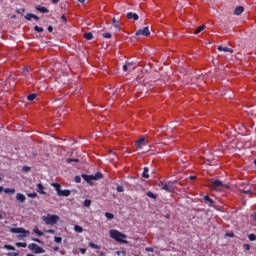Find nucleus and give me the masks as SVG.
<instances>
[{
	"mask_svg": "<svg viewBox=\"0 0 256 256\" xmlns=\"http://www.w3.org/2000/svg\"><path fill=\"white\" fill-rule=\"evenodd\" d=\"M83 205H84V207H91V200H89V199L84 200Z\"/></svg>",
	"mask_w": 256,
	"mask_h": 256,
	"instance_id": "37",
	"label": "nucleus"
},
{
	"mask_svg": "<svg viewBox=\"0 0 256 256\" xmlns=\"http://www.w3.org/2000/svg\"><path fill=\"white\" fill-rule=\"evenodd\" d=\"M245 11V8L243 6H238L234 10V15H241Z\"/></svg>",
	"mask_w": 256,
	"mask_h": 256,
	"instance_id": "15",
	"label": "nucleus"
},
{
	"mask_svg": "<svg viewBox=\"0 0 256 256\" xmlns=\"http://www.w3.org/2000/svg\"><path fill=\"white\" fill-rule=\"evenodd\" d=\"M79 251L82 255H85L87 253V249L85 248H80Z\"/></svg>",
	"mask_w": 256,
	"mask_h": 256,
	"instance_id": "50",
	"label": "nucleus"
},
{
	"mask_svg": "<svg viewBox=\"0 0 256 256\" xmlns=\"http://www.w3.org/2000/svg\"><path fill=\"white\" fill-rule=\"evenodd\" d=\"M37 189V193H40V195H47V192H45V186L43 185V183H38L36 185Z\"/></svg>",
	"mask_w": 256,
	"mask_h": 256,
	"instance_id": "7",
	"label": "nucleus"
},
{
	"mask_svg": "<svg viewBox=\"0 0 256 256\" xmlns=\"http://www.w3.org/2000/svg\"><path fill=\"white\" fill-rule=\"evenodd\" d=\"M54 251H55V252L59 251V246H56V247L54 248Z\"/></svg>",
	"mask_w": 256,
	"mask_h": 256,
	"instance_id": "60",
	"label": "nucleus"
},
{
	"mask_svg": "<svg viewBox=\"0 0 256 256\" xmlns=\"http://www.w3.org/2000/svg\"><path fill=\"white\" fill-rule=\"evenodd\" d=\"M11 233H26L29 234V231L23 229V228H11Z\"/></svg>",
	"mask_w": 256,
	"mask_h": 256,
	"instance_id": "13",
	"label": "nucleus"
},
{
	"mask_svg": "<svg viewBox=\"0 0 256 256\" xmlns=\"http://www.w3.org/2000/svg\"><path fill=\"white\" fill-rule=\"evenodd\" d=\"M32 241H35V243H41V240L38 238H32Z\"/></svg>",
	"mask_w": 256,
	"mask_h": 256,
	"instance_id": "55",
	"label": "nucleus"
},
{
	"mask_svg": "<svg viewBox=\"0 0 256 256\" xmlns=\"http://www.w3.org/2000/svg\"><path fill=\"white\" fill-rule=\"evenodd\" d=\"M102 37H104V39H111V33L105 32L102 34Z\"/></svg>",
	"mask_w": 256,
	"mask_h": 256,
	"instance_id": "39",
	"label": "nucleus"
},
{
	"mask_svg": "<svg viewBox=\"0 0 256 256\" xmlns=\"http://www.w3.org/2000/svg\"><path fill=\"white\" fill-rule=\"evenodd\" d=\"M247 195H249V193H251V190H248L245 192Z\"/></svg>",
	"mask_w": 256,
	"mask_h": 256,
	"instance_id": "63",
	"label": "nucleus"
},
{
	"mask_svg": "<svg viewBox=\"0 0 256 256\" xmlns=\"http://www.w3.org/2000/svg\"><path fill=\"white\" fill-rule=\"evenodd\" d=\"M89 247H91L92 249H101V247L93 242L89 243Z\"/></svg>",
	"mask_w": 256,
	"mask_h": 256,
	"instance_id": "34",
	"label": "nucleus"
},
{
	"mask_svg": "<svg viewBox=\"0 0 256 256\" xmlns=\"http://www.w3.org/2000/svg\"><path fill=\"white\" fill-rule=\"evenodd\" d=\"M147 143H145V136H142L140 139L137 140L136 142V147L137 149H143Z\"/></svg>",
	"mask_w": 256,
	"mask_h": 256,
	"instance_id": "6",
	"label": "nucleus"
},
{
	"mask_svg": "<svg viewBox=\"0 0 256 256\" xmlns=\"http://www.w3.org/2000/svg\"><path fill=\"white\" fill-rule=\"evenodd\" d=\"M135 35H136L137 37H139V36H141V35H142L143 37H149V36L151 35V31H149V27L146 26V27H144L143 29L137 30L136 33H135Z\"/></svg>",
	"mask_w": 256,
	"mask_h": 256,
	"instance_id": "5",
	"label": "nucleus"
},
{
	"mask_svg": "<svg viewBox=\"0 0 256 256\" xmlns=\"http://www.w3.org/2000/svg\"><path fill=\"white\" fill-rule=\"evenodd\" d=\"M27 99H28L29 101H35V99H37V94H35V93L29 94V95L27 96Z\"/></svg>",
	"mask_w": 256,
	"mask_h": 256,
	"instance_id": "28",
	"label": "nucleus"
},
{
	"mask_svg": "<svg viewBox=\"0 0 256 256\" xmlns=\"http://www.w3.org/2000/svg\"><path fill=\"white\" fill-rule=\"evenodd\" d=\"M158 186L160 187V189H161L162 191H167V192L169 193V187L167 186V183L165 184V183H163V182H160V183L158 184Z\"/></svg>",
	"mask_w": 256,
	"mask_h": 256,
	"instance_id": "20",
	"label": "nucleus"
},
{
	"mask_svg": "<svg viewBox=\"0 0 256 256\" xmlns=\"http://www.w3.org/2000/svg\"><path fill=\"white\" fill-rule=\"evenodd\" d=\"M127 19L133 20V21H139V15L137 13L128 12L126 15Z\"/></svg>",
	"mask_w": 256,
	"mask_h": 256,
	"instance_id": "8",
	"label": "nucleus"
},
{
	"mask_svg": "<svg viewBox=\"0 0 256 256\" xmlns=\"http://www.w3.org/2000/svg\"><path fill=\"white\" fill-rule=\"evenodd\" d=\"M175 183H177V181H169L168 183H166V185L168 186V193H174L175 192V187H173V185H175Z\"/></svg>",
	"mask_w": 256,
	"mask_h": 256,
	"instance_id": "11",
	"label": "nucleus"
},
{
	"mask_svg": "<svg viewBox=\"0 0 256 256\" xmlns=\"http://www.w3.org/2000/svg\"><path fill=\"white\" fill-rule=\"evenodd\" d=\"M42 221H44L46 225H56L57 221H59V216L55 214H48L47 216L42 217Z\"/></svg>",
	"mask_w": 256,
	"mask_h": 256,
	"instance_id": "2",
	"label": "nucleus"
},
{
	"mask_svg": "<svg viewBox=\"0 0 256 256\" xmlns=\"http://www.w3.org/2000/svg\"><path fill=\"white\" fill-rule=\"evenodd\" d=\"M49 33H53V26H48Z\"/></svg>",
	"mask_w": 256,
	"mask_h": 256,
	"instance_id": "56",
	"label": "nucleus"
},
{
	"mask_svg": "<svg viewBox=\"0 0 256 256\" xmlns=\"http://www.w3.org/2000/svg\"><path fill=\"white\" fill-rule=\"evenodd\" d=\"M110 155H112L111 161H115V159L117 158V155L113 153V151H110Z\"/></svg>",
	"mask_w": 256,
	"mask_h": 256,
	"instance_id": "47",
	"label": "nucleus"
},
{
	"mask_svg": "<svg viewBox=\"0 0 256 256\" xmlns=\"http://www.w3.org/2000/svg\"><path fill=\"white\" fill-rule=\"evenodd\" d=\"M205 29V25H202L200 27H198L195 31H194V35H199V33H201V31H204Z\"/></svg>",
	"mask_w": 256,
	"mask_h": 256,
	"instance_id": "27",
	"label": "nucleus"
},
{
	"mask_svg": "<svg viewBox=\"0 0 256 256\" xmlns=\"http://www.w3.org/2000/svg\"><path fill=\"white\" fill-rule=\"evenodd\" d=\"M211 189H219V187H224V189H229V185L223 184L221 180H214L212 184H210Z\"/></svg>",
	"mask_w": 256,
	"mask_h": 256,
	"instance_id": "4",
	"label": "nucleus"
},
{
	"mask_svg": "<svg viewBox=\"0 0 256 256\" xmlns=\"http://www.w3.org/2000/svg\"><path fill=\"white\" fill-rule=\"evenodd\" d=\"M4 249H7L8 251H15L14 246L9 244L4 245Z\"/></svg>",
	"mask_w": 256,
	"mask_h": 256,
	"instance_id": "33",
	"label": "nucleus"
},
{
	"mask_svg": "<svg viewBox=\"0 0 256 256\" xmlns=\"http://www.w3.org/2000/svg\"><path fill=\"white\" fill-rule=\"evenodd\" d=\"M74 231L76 233H83V227L79 226V225H75L74 226Z\"/></svg>",
	"mask_w": 256,
	"mask_h": 256,
	"instance_id": "29",
	"label": "nucleus"
},
{
	"mask_svg": "<svg viewBox=\"0 0 256 256\" xmlns=\"http://www.w3.org/2000/svg\"><path fill=\"white\" fill-rule=\"evenodd\" d=\"M74 181H75V183H80L81 182V176H75Z\"/></svg>",
	"mask_w": 256,
	"mask_h": 256,
	"instance_id": "48",
	"label": "nucleus"
},
{
	"mask_svg": "<svg viewBox=\"0 0 256 256\" xmlns=\"http://www.w3.org/2000/svg\"><path fill=\"white\" fill-rule=\"evenodd\" d=\"M79 3H85V0H78Z\"/></svg>",
	"mask_w": 256,
	"mask_h": 256,
	"instance_id": "62",
	"label": "nucleus"
},
{
	"mask_svg": "<svg viewBox=\"0 0 256 256\" xmlns=\"http://www.w3.org/2000/svg\"><path fill=\"white\" fill-rule=\"evenodd\" d=\"M251 218L253 219V221L256 222V213L252 214V215H251Z\"/></svg>",
	"mask_w": 256,
	"mask_h": 256,
	"instance_id": "57",
	"label": "nucleus"
},
{
	"mask_svg": "<svg viewBox=\"0 0 256 256\" xmlns=\"http://www.w3.org/2000/svg\"><path fill=\"white\" fill-rule=\"evenodd\" d=\"M36 11H39V13H49V9L41 5L36 6Z\"/></svg>",
	"mask_w": 256,
	"mask_h": 256,
	"instance_id": "17",
	"label": "nucleus"
},
{
	"mask_svg": "<svg viewBox=\"0 0 256 256\" xmlns=\"http://www.w3.org/2000/svg\"><path fill=\"white\" fill-rule=\"evenodd\" d=\"M44 233H50V235H55V230H53V229L44 230Z\"/></svg>",
	"mask_w": 256,
	"mask_h": 256,
	"instance_id": "46",
	"label": "nucleus"
},
{
	"mask_svg": "<svg viewBox=\"0 0 256 256\" xmlns=\"http://www.w3.org/2000/svg\"><path fill=\"white\" fill-rule=\"evenodd\" d=\"M3 191H4L3 186H0V193H3Z\"/></svg>",
	"mask_w": 256,
	"mask_h": 256,
	"instance_id": "61",
	"label": "nucleus"
},
{
	"mask_svg": "<svg viewBox=\"0 0 256 256\" xmlns=\"http://www.w3.org/2000/svg\"><path fill=\"white\" fill-rule=\"evenodd\" d=\"M32 19H35L36 21H39V16L35 15V14H32Z\"/></svg>",
	"mask_w": 256,
	"mask_h": 256,
	"instance_id": "54",
	"label": "nucleus"
},
{
	"mask_svg": "<svg viewBox=\"0 0 256 256\" xmlns=\"http://www.w3.org/2000/svg\"><path fill=\"white\" fill-rule=\"evenodd\" d=\"M146 195L147 197H150V199H157V196L151 191H148Z\"/></svg>",
	"mask_w": 256,
	"mask_h": 256,
	"instance_id": "31",
	"label": "nucleus"
},
{
	"mask_svg": "<svg viewBox=\"0 0 256 256\" xmlns=\"http://www.w3.org/2000/svg\"><path fill=\"white\" fill-rule=\"evenodd\" d=\"M228 237H233V233L228 234Z\"/></svg>",
	"mask_w": 256,
	"mask_h": 256,
	"instance_id": "64",
	"label": "nucleus"
},
{
	"mask_svg": "<svg viewBox=\"0 0 256 256\" xmlns=\"http://www.w3.org/2000/svg\"><path fill=\"white\" fill-rule=\"evenodd\" d=\"M105 217L107 219H115V215H113V213H111V212H106Z\"/></svg>",
	"mask_w": 256,
	"mask_h": 256,
	"instance_id": "32",
	"label": "nucleus"
},
{
	"mask_svg": "<svg viewBox=\"0 0 256 256\" xmlns=\"http://www.w3.org/2000/svg\"><path fill=\"white\" fill-rule=\"evenodd\" d=\"M54 241H55V243H61V241H63V238L56 236V237H54Z\"/></svg>",
	"mask_w": 256,
	"mask_h": 256,
	"instance_id": "43",
	"label": "nucleus"
},
{
	"mask_svg": "<svg viewBox=\"0 0 256 256\" xmlns=\"http://www.w3.org/2000/svg\"><path fill=\"white\" fill-rule=\"evenodd\" d=\"M248 239H249V241H256V235L255 234H249Z\"/></svg>",
	"mask_w": 256,
	"mask_h": 256,
	"instance_id": "40",
	"label": "nucleus"
},
{
	"mask_svg": "<svg viewBox=\"0 0 256 256\" xmlns=\"http://www.w3.org/2000/svg\"><path fill=\"white\" fill-rule=\"evenodd\" d=\"M94 181H99V179H103V173L97 172L93 175Z\"/></svg>",
	"mask_w": 256,
	"mask_h": 256,
	"instance_id": "23",
	"label": "nucleus"
},
{
	"mask_svg": "<svg viewBox=\"0 0 256 256\" xmlns=\"http://www.w3.org/2000/svg\"><path fill=\"white\" fill-rule=\"evenodd\" d=\"M112 23H113L115 29H117V31H121V25H119V21H117L116 18L112 19Z\"/></svg>",
	"mask_w": 256,
	"mask_h": 256,
	"instance_id": "19",
	"label": "nucleus"
},
{
	"mask_svg": "<svg viewBox=\"0 0 256 256\" xmlns=\"http://www.w3.org/2000/svg\"><path fill=\"white\" fill-rule=\"evenodd\" d=\"M82 177L85 181H87V183H91V181H95V179L93 178V175L82 174Z\"/></svg>",
	"mask_w": 256,
	"mask_h": 256,
	"instance_id": "16",
	"label": "nucleus"
},
{
	"mask_svg": "<svg viewBox=\"0 0 256 256\" xmlns=\"http://www.w3.org/2000/svg\"><path fill=\"white\" fill-rule=\"evenodd\" d=\"M52 3H54L55 5H57V3H59V0H52Z\"/></svg>",
	"mask_w": 256,
	"mask_h": 256,
	"instance_id": "59",
	"label": "nucleus"
},
{
	"mask_svg": "<svg viewBox=\"0 0 256 256\" xmlns=\"http://www.w3.org/2000/svg\"><path fill=\"white\" fill-rule=\"evenodd\" d=\"M16 13H18L19 15H23V13H25V9H24V8L18 9V10L16 11Z\"/></svg>",
	"mask_w": 256,
	"mask_h": 256,
	"instance_id": "49",
	"label": "nucleus"
},
{
	"mask_svg": "<svg viewBox=\"0 0 256 256\" xmlns=\"http://www.w3.org/2000/svg\"><path fill=\"white\" fill-rule=\"evenodd\" d=\"M111 239H114L115 241H117L118 243H125L127 244V235L119 232V230H110L109 232Z\"/></svg>",
	"mask_w": 256,
	"mask_h": 256,
	"instance_id": "1",
	"label": "nucleus"
},
{
	"mask_svg": "<svg viewBox=\"0 0 256 256\" xmlns=\"http://www.w3.org/2000/svg\"><path fill=\"white\" fill-rule=\"evenodd\" d=\"M66 162L67 163H79V159H77V158H68L67 160H66Z\"/></svg>",
	"mask_w": 256,
	"mask_h": 256,
	"instance_id": "30",
	"label": "nucleus"
},
{
	"mask_svg": "<svg viewBox=\"0 0 256 256\" xmlns=\"http://www.w3.org/2000/svg\"><path fill=\"white\" fill-rule=\"evenodd\" d=\"M27 197H30L31 199H35V197H37V192L28 193Z\"/></svg>",
	"mask_w": 256,
	"mask_h": 256,
	"instance_id": "38",
	"label": "nucleus"
},
{
	"mask_svg": "<svg viewBox=\"0 0 256 256\" xmlns=\"http://www.w3.org/2000/svg\"><path fill=\"white\" fill-rule=\"evenodd\" d=\"M15 245L16 247H23V248L27 247V244L25 242H16Z\"/></svg>",
	"mask_w": 256,
	"mask_h": 256,
	"instance_id": "36",
	"label": "nucleus"
},
{
	"mask_svg": "<svg viewBox=\"0 0 256 256\" xmlns=\"http://www.w3.org/2000/svg\"><path fill=\"white\" fill-rule=\"evenodd\" d=\"M61 19H62V21H64V23H67V17L65 16V14H63L61 16Z\"/></svg>",
	"mask_w": 256,
	"mask_h": 256,
	"instance_id": "53",
	"label": "nucleus"
},
{
	"mask_svg": "<svg viewBox=\"0 0 256 256\" xmlns=\"http://www.w3.org/2000/svg\"><path fill=\"white\" fill-rule=\"evenodd\" d=\"M145 251H147V253H153L154 250L151 247H146Z\"/></svg>",
	"mask_w": 256,
	"mask_h": 256,
	"instance_id": "52",
	"label": "nucleus"
},
{
	"mask_svg": "<svg viewBox=\"0 0 256 256\" xmlns=\"http://www.w3.org/2000/svg\"><path fill=\"white\" fill-rule=\"evenodd\" d=\"M132 66H133V63L129 62L127 64H124L122 66V69H123V71H125V73H127V71H129V69H131Z\"/></svg>",
	"mask_w": 256,
	"mask_h": 256,
	"instance_id": "21",
	"label": "nucleus"
},
{
	"mask_svg": "<svg viewBox=\"0 0 256 256\" xmlns=\"http://www.w3.org/2000/svg\"><path fill=\"white\" fill-rule=\"evenodd\" d=\"M142 177L144 179H149V167H144L143 172H142Z\"/></svg>",
	"mask_w": 256,
	"mask_h": 256,
	"instance_id": "18",
	"label": "nucleus"
},
{
	"mask_svg": "<svg viewBox=\"0 0 256 256\" xmlns=\"http://www.w3.org/2000/svg\"><path fill=\"white\" fill-rule=\"evenodd\" d=\"M243 248L245 249V251H251V245L249 244H243Z\"/></svg>",
	"mask_w": 256,
	"mask_h": 256,
	"instance_id": "44",
	"label": "nucleus"
},
{
	"mask_svg": "<svg viewBox=\"0 0 256 256\" xmlns=\"http://www.w3.org/2000/svg\"><path fill=\"white\" fill-rule=\"evenodd\" d=\"M4 193H8L10 195H15V188H6V189H4Z\"/></svg>",
	"mask_w": 256,
	"mask_h": 256,
	"instance_id": "26",
	"label": "nucleus"
},
{
	"mask_svg": "<svg viewBox=\"0 0 256 256\" xmlns=\"http://www.w3.org/2000/svg\"><path fill=\"white\" fill-rule=\"evenodd\" d=\"M52 187L56 189L57 195L61 193V184L58 183H52Z\"/></svg>",
	"mask_w": 256,
	"mask_h": 256,
	"instance_id": "22",
	"label": "nucleus"
},
{
	"mask_svg": "<svg viewBox=\"0 0 256 256\" xmlns=\"http://www.w3.org/2000/svg\"><path fill=\"white\" fill-rule=\"evenodd\" d=\"M16 200L19 201L20 203H25V201H27V197L22 193H17Z\"/></svg>",
	"mask_w": 256,
	"mask_h": 256,
	"instance_id": "10",
	"label": "nucleus"
},
{
	"mask_svg": "<svg viewBox=\"0 0 256 256\" xmlns=\"http://www.w3.org/2000/svg\"><path fill=\"white\" fill-rule=\"evenodd\" d=\"M28 249H30V251H32V253H35L36 255H39L41 253H45V249H43L41 246H39L35 243L29 244Z\"/></svg>",
	"mask_w": 256,
	"mask_h": 256,
	"instance_id": "3",
	"label": "nucleus"
},
{
	"mask_svg": "<svg viewBox=\"0 0 256 256\" xmlns=\"http://www.w3.org/2000/svg\"><path fill=\"white\" fill-rule=\"evenodd\" d=\"M84 39H86V41H91V39H93V33H91V32L85 33Z\"/></svg>",
	"mask_w": 256,
	"mask_h": 256,
	"instance_id": "25",
	"label": "nucleus"
},
{
	"mask_svg": "<svg viewBox=\"0 0 256 256\" xmlns=\"http://www.w3.org/2000/svg\"><path fill=\"white\" fill-rule=\"evenodd\" d=\"M33 233H36V235H37L38 237H43V235H45V233H43L42 231H39V228H38V227H35V228L33 229Z\"/></svg>",
	"mask_w": 256,
	"mask_h": 256,
	"instance_id": "24",
	"label": "nucleus"
},
{
	"mask_svg": "<svg viewBox=\"0 0 256 256\" xmlns=\"http://www.w3.org/2000/svg\"><path fill=\"white\" fill-rule=\"evenodd\" d=\"M34 30L37 31V33H43V27L35 26Z\"/></svg>",
	"mask_w": 256,
	"mask_h": 256,
	"instance_id": "41",
	"label": "nucleus"
},
{
	"mask_svg": "<svg viewBox=\"0 0 256 256\" xmlns=\"http://www.w3.org/2000/svg\"><path fill=\"white\" fill-rule=\"evenodd\" d=\"M7 255L8 256H19V253H17V252H9Z\"/></svg>",
	"mask_w": 256,
	"mask_h": 256,
	"instance_id": "51",
	"label": "nucleus"
},
{
	"mask_svg": "<svg viewBox=\"0 0 256 256\" xmlns=\"http://www.w3.org/2000/svg\"><path fill=\"white\" fill-rule=\"evenodd\" d=\"M22 171H24V173H29V171H31V167L24 166V167H22Z\"/></svg>",
	"mask_w": 256,
	"mask_h": 256,
	"instance_id": "42",
	"label": "nucleus"
},
{
	"mask_svg": "<svg viewBox=\"0 0 256 256\" xmlns=\"http://www.w3.org/2000/svg\"><path fill=\"white\" fill-rule=\"evenodd\" d=\"M25 19H27V21H31V19H33L32 14L31 13L26 14Z\"/></svg>",
	"mask_w": 256,
	"mask_h": 256,
	"instance_id": "45",
	"label": "nucleus"
},
{
	"mask_svg": "<svg viewBox=\"0 0 256 256\" xmlns=\"http://www.w3.org/2000/svg\"><path fill=\"white\" fill-rule=\"evenodd\" d=\"M71 195V190H60L58 197H69Z\"/></svg>",
	"mask_w": 256,
	"mask_h": 256,
	"instance_id": "14",
	"label": "nucleus"
},
{
	"mask_svg": "<svg viewBox=\"0 0 256 256\" xmlns=\"http://www.w3.org/2000/svg\"><path fill=\"white\" fill-rule=\"evenodd\" d=\"M189 179H191V181H195V179H197V176H190Z\"/></svg>",
	"mask_w": 256,
	"mask_h": 256,
	"instance_id": "58",
	"label": "nucleus"
},
{
	"mask_svg": "<svg viewBox=\"0 0 256 256\" xmlns=\"http://www.w3.org/2000/svg\"><path fill=\"white\" fill-rule=\"evenodd\" d=\"M217 49L218 51H224L225 53H235V51L229 47L218 46Z\"/></svg>",
	"mask_w": 256,
	"mask_h": 256,
	"instance_id": "12",
	"label": "nucleus"
},
{
	"mask_svg": "<svg viewBox=\"0 0 256 256\" xmlns=\"http://www.w3.org/2000/svg\"><path fill=\"white\" fill-rule=\"evenodd\" d=\"M204 202L209 205V207H213L215 205V200L209 197V195L204 196Z\"/></svg>",
	"mask_w": 256,
	"mask_h": 256,
	"instance_id": "9",
	"label": "nucleus"
},
{
	"mask_svg": "<svg viewBox=\"0 0 256 256\" xmlns=\"http://www.w3.org/2000/svg\"><path fill=\"white\" fill-rule=\"evenodd\" d=\"M116 191H117L118 193H123V191H125V188H124L122 185H118V186L116 187Z\"/></svg>",
	"mask_w": 256,
	"mask_h": 256,
	"instance_id": "35",
	"label": "nucleus"
}]
</instances>
